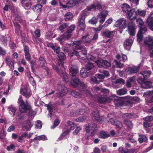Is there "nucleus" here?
I'll list each match as a JSON object with an SVG mask.
<instances>
[{
    "label": "nucleus",
    "instance_id": "f257e3e1",
    "mask_svg": "<svg viewBox=\"0 0 153 153\" xmlns=\"http://www.w3.org/2000/svg\"><path fill=\"white\" fill-rule=\"evenodd\" d=\"M102 7L101 4L99 2L92 4L88 7L85 10L83 11V13L82 15L80 16L78 20L79 22H85V16L88 15V13H85L87 10L88 11H95L96 10H102Z\"/></svg>",
    "mask_w": 153,
    "mask_h": 153
},
{
    "label": "nucleus",
    "instance_id": "f03ea898",
    "mask_svg": "<svg viewBox=\"0 0 153 153\" xmlns=\"http://www.w3.org/2000/svg\"><path fill=\"white\" fill-rule=\"evenodd\" d=\"M73 83L72 85L74 87H80V88L79 90L80 91H83L86 94L90 97H93L92 95L90 93L89 91L86 89V85L83 82L80 81L79 79L77 78L74 79L73 80Z\"/></svg>",
    "mask_w": 153,
    "mask_h": 153
},
{
    "label": "nucleus",
    "instance_id": "7ed1b4c3",
    "mask_svg": "<svg viewBox=\"0 0 153 153\" xmlns=\"http://www.w3.org/2000/svg\"><path fill=\"white\" fill-rule=\"evenodd\" d=\"M57 64L59 66H61L62 67V70H59L58 67L55 65L53 66V69L56 71L61 77L63 78L65 82H68L69 81L68 79L66 73L65 71V68L64 67L63 62L62 61H60L59 62H58Z\"/></svg>",
    "mask_w": 153,
    "mask_h": 153
},
{
    "label": "nucleus",
    "instance_id": "20e7f679",
    "mask_svg": "<svg viewBox=\"0 0 153 153\" xmlns=\"http://www.w3.org/2000/svg\"><path fill=\"white\" fill-rule=\"evenodd\" d=\"M20 111L22 113L28 112L29 115L34 117L36 115L35 112L33 111L31 108L30 105L26 102V104H20L19 106Z\"/></svg>",
    "mask_w": 153,
    "mask_h": 153
},
{
    "label": "nucleus",
    "instance_id": "39448f33",
    "mask_svg": "<svg viewBox=\"0 0 153 153\" xmlns=\"http://www.w3.org/2000/svg\"><path fill=\"white\" fill-rule=\"evenodd\" d=\"M75 28V26L74 25H72L69 27L67 32L61 36L60 37L57 38L61 44H62L65 40L69 39L71 36V33L74 31Z\"/></svg>",
    "mask_w": 153,
    "mask_h": 153
},
{
    "label": "nucleus",
    "instance_id": "423d86ee",
    "mask_svg": "<svg viewBox=\"0 0 153 153\" xmlns=\"http://www.w3.org/2000/svg\"><path fill=\"white\" fill-rule=\"evenodd\" d=\"M114 26L116 27H119L120 33H122L123 30L126 27V21L124 18H120L117 20L114 24Z\"/></svg>",
    "mask_w": 153,
    "mask_h": 153
},
{
    "label": "nucleus",
    "instance_id": "0eeeda50",
    "mask_svg": "<svg viewBox=\"0 0 153 153\" xmlns=\"http://www.w3.org/2000/svg\"><path fill=\"white\" fill-rule=\"evenodd\" d=\"M11 9L12 10L13 15L16 20L23 23L25 22V21L22 19L21 14L17 8L13 6L11 7Z\"/></svg>",
    "mask_w": 153,
    "mask_h": 153
},
{
    "label": "nucleus",
    "instance_id": "6e6552de",
    "mask_svg": "<svg viewBox=\"0 0 153 153\" xmlns=\"http://www.w3.org/2000/svg\"><path fill=\"white\" fill-rule=\"evenodd\" d=\"M111 97H110V96L108 97L106 95H103L102 94L101 95L96 94L95 96V99L98 102L101 104L109 102L110 100V99H111Z\"/></svg>",
    "mask_w": 153,
    "mask_h": 153
},
{
    "label": "nucleus",
    "instance_id": "1a4fd4ad",
    "mask_svg": "<svg viewBox=\"0 0 153 153\" xmlns=\"http://www.w3.org/2000/svg\"><path fill=\"white\" fill-rule=\"evenodd\" d=\"M57 88L59 92L56 94V97H62L67 93V88L64 85L59 84L57 85Z\"/></svg>",
    "mask_w": 153,
    "mask_h": 153
},
{
    "label": "nucleus",
    "instance_id": "9d476101",
    "mask_svg": "<svg viewBox=\"0 0 153 153\" xmlns=\"http://www.w3.org/2000/svg\"><path fill=\"white\" fill-rule=\"evenodd\" d=\"M97 64L99 67H102L105 68H107L111 66V62L101 59H98Z\"/></svg>",
    "mask_w": 153,
    "mask_h": 153
},
{
    "label": "nucleus",
    "instance_id": "9b49d317",
    "mask_svg": "<svg viewBox=\"0 0 153 153\" xmlns=\"http://www.w3.org/2000/svg\"><path fill=\"white\" fill-rule=\"evenodd\" d=\"M39 64L40 66L44 68V71L46 72L45 75H48L49 74L48 69L46 67V63L45 60L42 57H40L39 59Z\"/></svg>",
    "mask_w": 153,
    "mask_h": 153
},
{
    "label": "nucleus",
    "instance_id": "f8f14e48",
    "mask_svg": "<svg viewBox=\"0 0 153 153\" xmlns=\"http://www.w3.org/2000/svg\"><path fill=\"white\" fill-rule=\"evenodd\" d=\"M135 24L133 22H130L128 25V33L131 36L135 35Z\"/></svg>",
    "mask_w": 153,
    "mask_h": 153
},
{
    "label": "nucleus",
    "instance_id": "ddd939ff",
    "mask_svg": "<svg viewBox=\"0 0 153 153\" xmlns=\"http://www.w3.org/2000/svg\"><path fill=\"white\" fill-rule=\"evenodd\" d=\"M133 37H130L126 39L124 43V47L125 49L129 50L133 43Z\"/></svg>",
    "mask_w": 153,
    "mask_h": 153
},
{
    "label": "nucleus",
    "instance_id": "4468645a",
    "mask_svg": "<svg viewBox=\"0 0 153 153\" xmlns=\"http://www.w3.org/2000/svg\"><path fill=\"white\" fill-rule=\"evenodd\" d=\"M147 31V29L145 27H142L141 29L140 30L137 34V40L139 42H141L143 38V34L144 33Z\"/></svg>",
    "mask_w": 153,
    "mask_h": 153
},
{
    "label": "nucleus",
    "instance_id": "2eb2a0df",
    "mask_svg": "<svg viewBox=\"0 0 153 153\" xmlns=\"http://www.w3.org/2000/svg\"><path fill=\"white\" fill-rule=\"evenodd\" d=\"M127 18L131 20L135 19L137 17V12H135L134 10L131 9L126 13Z\"/></svg>",
    "mask_w": 153,
    "mask_h": 153
},
{
    "label": "nucleus",
    "instance_id": "dca6fc26",
    "mask_svg": "<svg viewBox=\"0 0 153 153\" xmlns=\"http://www.w3.org/2000/svg\"><path fill=\"white\" fill-rule=\"evenodd\" d=\"M144 43L148 47L153 46V37L150 36L146 37L144 39Z\"/></svg>",
    "mask_w": 153,
    "mask_h": 153
},
{
    "label": "nucleus",
    "instance_id": "f3484780",
    "mask_svg": "<svg viewBox=\"0 0 153 153\" xmlns=\"http://www.w3.org/2000/svg\"><path fill=\"white\" fill-rule=\"evenodd\" d=\"M139 68L140 67L138 66L134 67H129L125 70V72L127 74L135 73L138 71Z\"/></svg>",
    "mask_w": 153,
    "mask_h": 153
},
{
    "label": "nucleus",
    "instance_id": "a211bd4d",
    "mask_svg": "<svg viewBox=\"0 0 153 153\" xmlns=\"http://www.w3.org/2000/svg\"><path fill=\"white\" fill-rule=\"evenodd\" d=\"M89 112V109L87 107L84 105L83 106L82 108L81 109L76 111L73 115L74 116H76L78 114H82L84 113H88Z\"/></svg>",
    "mask_w": 153,
    "mask_h": 153
},
{
    "label": "nucleus",
    "instance_id": "6ab92c4d",
    "mask_svg": "<svg viewBox=\"0 0 153 153\" xmlns=\"http://www.w3.org/2000/svg\"><path fill=\"white\" fill-rule=\"evenodd\" d=\"M77 3L78 1L76 0H70L67 3L66 5L62 4L61 2H60V4L63 8H67L72 7Z\"/></svg>",
    "mask_w": 153,
    "mask_h": 153
},
{
    "label": "nucleus",
    "instance_id": "aec40b11",
    "mask_svg": "<svg viewBox=\"0 0 153 153\" xmlns=\"http://www.w3.org/2000/svg\"><path fill=\"white\" fill-rule=\"evenodd\" d=\"M111 97V99H110V100H112L113 101L114 104L116 106L120 107L122 106L123 102L118 97L115 96H110Z\"/></svg>",
    "mask_w": 153,
    "mask_h": 153
},
{
    "label": "nucleus",
    "instance_id": "412c9836",
    "mask_svg": "<svg viewBox=\"0 0 153 153\" xmlns=\"http://www.w3.org/2000/svg\"><path fill=\"white\" fill-rule=\"evenodd\" d=\"M147 22L150 29L153 31V12L150 13L147 19Z\"/></svg>",
    "mask_w": 153,
    "mask_h": 153
},
{
    "label": "nucleus",
    "instance_id": "4be33fe9",
    "mask_svg": "<svg viewBox=\"0 0 153 153\" xmlns=\"http://www.w3.org/2000/svg\"><path fill=\"white\" fill-rule=\"evenodd\" d=\"M147 93H145L144 94L147 95L146 97L147 104L148 105L152 106H153V95L150 94H147Z\"/></svg>",
    "mask_w": 153,
    "mask_h": 153
},
{
    "label": "nucleus",
    "instance_id": "5701e85b",
    "mask_svg": "<svg viewBox=\"0 0 153 153\" xmlns=\"http://www.w3.org/2000/svg\"><path fill=\"white\" fill-rule=\"evenodd\" d=\"M22 6L25 9H28L32 4L31 0H21Z\"/></svg>",
    "mask_w": 153,
    "mask_h": 153
},
{
    "label": "nucleus",
    "instance_id": "b1692460",
    "mask_svg": "<svg viewBox=\"0 0 153 153\" xmlns=\"http://www.w3.org/2000/svg\"><path fill=\"white\" fill-rule=\"evenodd\" d=\"M108 13V12L107 11L104 10L98 15L99 18L101 19L100 21V22L101 24H102L105 21Z\"/></svg>",
    "mask_w": 153,
    "mask_h": 153
},
{
    "label": "nucleus",
    "instance_id": "393cba45",
    "mask_svg": "<svg viewBox=\"0 0 153 153\" xmlns=\"http://www.w3.org/2000/svg\"><path fill=\"white\" fill-rule=\"evenodd\" d=\"M92 40V36L89 34L83 36L82 37V41L85 44L89 43Z\"/></svg>",
    "mask_w": 153,
    "mask_h": 153
},
{
    "label": "nucleus",
    "instance_id": "a878e982",
    "mask_svg": "<svg viewBox=\"0 0 153 153\" xmlns=\"http://www.w3.org/2000/svg\"><path fill=\"white\" fill-rule=\"evenodd\" d=\"M70 73L72 76H75L79 74V70L78 68L76 66H73L70 70Z\"/></svg>",
    "mask_w": 153,
    "mask_h": 153
},
{
    "label": "nucleus",
    "instance_id": "bb28decb",
    "mask_svg": "<svg viewBox=\"0 0 153 153\" xmlns=\"http://www.w3.org/2000/svg\"><path fill=\"white\" fill-rule=\"evenodd\" d=\"M33 125V124L32 122L28 120L24 123L23 127V128L25 130H30L31 129Z\"/></svg>",
    "mask_w": 153,
    "mask_h": 153
},
{
    "label": "nucleus",
    "instance_id": "cd10ccee",
    "mask_svg": "<svg viewBox=\"0 0 153 153\" xmlns=\"http://www.w3.org/2000/svg\"><path fill=\"white\" fill-rule=\"evenodd\" d=\"M20 93L25 96L26 97H29L31 95L30 90L29 88H25L21 90L20 91Z\"/></svg>",
    "mask_w": 153,
    "mask_h": 153
},
{
    "label": "nucleus",
    "instance_id": "c85d7f7f",
    "mask_svg": "<svg viewBox=\"0 0 153 153\" xmlns=\"http://www.w3.org/2000/svg\"><path fill=\"white\" fill-rule=\"evenodd\" d=\"M114 33V31H110L109 30H105L102 33L104 36L110 38L113 36Z\"/></svg>",
    "mask_w": 153,
    "mask_h": 153
},
{
    "label": "nucleus",
    "instance_id": "c756f323",
    "mask_svg": "<svg viewBox=\"0 0 153 153\" xmlns=\"http://www.w3.org/2000/svg\"><path fill=\"white\" fill-rule=\"evenodd\" d=\"M121 8L124 13H126L131 9L130 7L126 3L123 4Z\"/></svg>",
    "mask_w": 153,
    "mask_h": 153
},
{
    "label": "nucleus",
    "instance_id": "7c9ffc66",
    "mask_svg": "<svg viewBox=\"0 0 153 153\" xmlns=\"http://www.w3.org/2000/svg\"><path fill=\"white\" fill-rule=\"evenodd\" d=\"M89 126L90 128H91V131H92L91 132V135L93 136L97 129V126L94 123L90 124Z\"/></svg>",
    "mask_w": 153,
    "mask_h": 153
},
{
    "label": "nucleus",
    "instance_id": "2f4dec72",
    "mask_svg": "<svg viewBox=\"0 0 153 153\" xmlns=\"http://www.w3.org/2000/svg\"><path fill=\"white\" fill-rule=\"evenodd\" d=\"M126 98L128 100L127 101L128 102H130V101H131L132 102H139L140 100V98L137 97H126Z\"/></svg>",
    "mask_w": 153,
    "mask_h": 153
},
{
    "label": "nucleus",
    "instance_id": "473e14b6",
    "mask_svg": "<svg viewBox=\"0 0 153 153\" xmlns=\"http://www.w3.org/2000/svg\"><path fill=\"white\" fill-rule=\"evenodd\" d=\"M81 41H79L76 42H73V45L77 50H80L82 48V46L81 45Z\"/></svg>",
    "mask_w": 153,
    "mask_h": 153
},
{
    "label": "nucleus",
    "instance_id": "72a5a7b5",
    "mask_svg": "<svg viewBox=\"0 0 153 153\" xmlns=\"http://www.w3.org/2000/svg\"><path fill=\"white\" fill-rule=\"evenodd\" d=\"M135 81V78L133 77H130L127 81L126 86L127 88H130L131 87L132 83Z\"/></svg>",
    "mask_w": 153,
    "mask_h": 153
},
{
    "label": "nucleus",
    "instance_id": "f704fd0d",
    "mask_svg": "<svg viewBox=\"0 0 153 153\" xmlns=\"http://www.w3.org/2000/svg\"><path fill=\"white\" fill-rule=\"evenodd\" d=\"M151 74V72L149 71H146L141 72V74L143 76L144 79L148 78Z\"/></svg>",
    "mask_w": 153,
    "mask_h": 153
},
{
    "label": "nucleus",
    "instance_id": "c9c22d12",
    "mask_svg": "<svg viewBox=\"0 0 153 153\" xmlns=\"http://www.w3.org/2000/svg\"><path fill=\"white\" fill-rule=\"evenodd\" d=\"M152 82L150 81H146L143 83L141 85L143 88L147 89L151 87Z\"/></svg>",
    "mask_w": 153,
    "mask_h": 153
},
{
    "label": "nucleus",
    "instance_id": "e433bc0d",
    "mask_svg": "<svg viewBox=\"0 0 153 153\" xmlns=\"http://www.w3.org/2000/svg\"><path fill=\"white\" fill-rule=\"evenodd\" d=\"M73 17V15L71 13L68 12L65 15L64 19L66 21H68L72 19Z\"/></svg>",
    "mask_w": 153,
    "mask_h": 153
},
{
    "label": "nucleus",
    "instance_id": "4c0bfd02",
    "mask_svg": "<svg viewBox=\"0 0 153 153\" xmlns=\"http://www.w3.org/2000/svg\"><path fill=\"white\" fill-rule=\"evenodd\" d=\"M139 136L140 137L138 138V140L140 143H142L143 142H146L148 140L147 137L145 135L140 134Z\"/></svg>",
    "mask_w": 153,
    "mask_h": 153
},
{
    "label": "nucleus",
    "instance_id": "58836bf2",
    "mask_svg": "<svg viewBox=\"0 0 153 153\" xmlns=\"http://www.w3.org/2000/svg\"><path fill=\"white\" fill-rule=\"evenodd\" d=\"M92 114L96 120H99L100 115L99 114V112L97 110H96L95 111H94Z\"/></svg>",
    "mask_w": 153,
    "mask_h": 153
},
{
    "label": "nucleus",
    "instance_id": "ea45409f",
    "mask_svg": "<svg viewBox=\"0 0 153 153\" xmlns=\"http://www.w3.org/2000/svg\"><path fill=\"white\" fill-rule=\"evenodd\" d=\"M85 68H82L80 71L81 75L83 78H85L88 76V72Z\"/></svg>",
    "mask_w": 153,
    "mask_h": 153
},
{
    "label": "nucleus",
    "instance_id": "a19ab883",
    "mask_svg": "<svg viewBox=\"0 0 153 153\" xmlns=\"http://www.w3.org/2000/svg\"><path fill=\"white\" fill-rule=\"evenodd\" d=\"M47 139V137L44 135H42L38 136L37 137H35L33 139V140H45Z\"/></svg>",
    "mask_w": 153,
    "mask_h": 153
},
{
    "label": "nucleus",
    "instance_id": "79ce46f5",
    "mask_svg": "<svg viewBox=\"0 0 153 153\" xmlns=\"http://www.w3.org/2000/svg\"><path fill=\"white\" fill-rule=\"evenodd\" d=\"M117 93L118 95H121L126 94L127 93V90L125 89H121L117 91Z\"/></svg>",
    "mask_w": 153,
    "mask_h": 153
},
{
    "label": "nucleus",
    "instance_id": "37998d69",
    "mask_svg": "<svg viewBox=\"0 0 153 153\" xmlns=\"http://www.w3.org/2000/svg\"><path fill=\"white\" fill-rule=\"evenodd\" d=\"M109 134L107 132L102 131L100 132V137L102 138H105L110 136Z\"/></svg>",
    "mask_w": 153,
    "mask_h": 153
},
{
    "label": "nucleus",
    "instance_id": "c03bdc74",
    "mask_svg": "<svg viewBox=\"0 0 153 153\" xmlns=\"http://www.w3.org/2000/svg\"><path fill=\"white\" fill-rule=\"evenodd\" d=\"M71 94L73 97L77 98H80L82 96L81 94L73 91H71Z\"/></svg>",
    "mask_w": 153,
    "mask_h": 153
},
{
    "label": "nucleus",
    "instance_id": "a18cd8bd",
    "mask_svg": "<svg viewBox=\"0 0 153 153\" xmlns=\"http://www.w3.org/2000/svg\"><path fill=\"white\" fill-rule=\"evenodd\" d=\"M134 116L132 114L129 113L124 114L123 116V117L124 118V120H127V119L132 118Z\"/></svg>",
    "mask_w": 153,
    "mask_h": 153
},
{
    "label": "nucleus",
    "instance_id": "49530a36",
    "mask_svg": "<svg viewBox=\"0 0 153 153\" xmlns=\"http://www.w3.org/2000/svg\"><path fill=\"white\" fill-rule=\"evenodd\" d=\"M94 67V66L92 63L88 62L86 64L85 66V69L86 70V71H89L93 68Z\"/></svg>",
    "mask_w": 153,
    "mask_h": 153
},
{
    "label": "nucleus",
    "instance_id": "de8ad7c7",
    "mask_svg": "<svg viewBox=\"0 0 153 153\" xmlns=\"http://www.w3.org/2000/svg\"><path fill=\"white\" fill-rule=\"evenodd\" d=\"M146 11L145 10H142L140 9H138L137 11V14L140 15L142 17H144L146 15Z\"/></svg>",
    "mask_w": 153,
    "mask_h": 153
},
{
    "label": "nucleus",
    "instance_id": "09e8293b",
    "mask_svg": "<svg viewBox=\"0 0 153 153\" xmlns=\"http://www.w3.org/2000/svg\"><path fill=\"white\" fill-rule=\"evenodd\" d=\"M87 59L88 60H90L93 61L96 63L97 64V62L98 59H97V58L91 55H89L88 56Z\"/></svg>",
    "mask_w": 153,
    "mask_h": 153
},
{
    "label": "nucleus",
    "instance_id": "8fccbe9b",
    "mask_svg": "<svg viewBox=\"0 0 153 153\" xmlns=\"http://www.w3.org/2000/svg\"><path fill=\"white\" fill-rule=\"evenodd\" d=\"M46 106L47 108V109L49 111L50 114L49 115L51 117L52 115V112L53 111L52 105L51 103H49L48 104L46 105Z\"/></svg>",
    "mask_w": 153,
    "mask_h": 153
},
{
    "label": "nucleus",
    "instance_id": "3c124183",
    "mask_svg": "<svg viewBox=\"0 0 153 153\" xmlns=\"http://www.w3.org/2000/svg\"><path fill=\"white\" fill-rule=\"evenodd\" d=\"M35 11H36L38 12H39L41 11L42 6L40 4H38L34 6Z\"/></svg>",
    "mask_w": 153,
    "mask_h": 153
},
{
    "label": "nucleus",
    "instance_id": "603ef678",
    "mask_svg": "<svg viewBox=\"0 0 153 153\" xmlns=\"http://www.w3.org/2000/svg\"><path fill=\"white\" fill-rule=\"evenodd\" d=\"M124 124L130 128L133 127V124L131 122L128 120H124Z\"/></svg>",
    "mask_w": 153,
    "mask_h": 153
},
{
    "label": "nucleus",
    "instance_id": "864d4df0",
    "mask_svg": "<svg viewBox=\"0 0 153 153\" xmlns=\"http://www.w3.org/2000/svg\"><path fill=\"white\" fill-rule=\"evenodd\" d=\"M78 28L80 30H83L85 28V22H79Z\"/></svg>",
    "mask_w": 153,
    "mask_h": 153
},
{
    "label": "nucleus",
    "instance_id": "5fc2aeb1",
    "mask_svg": "<svg viewBox=\"0 0 153 153\" xmlns=\"http://www.w3.org/2000/svg\"><path fill=\"white\" fill-rule=\"evenodd\" d=\"M68 55L70 57H71L74 55L80 57V55L79 53L76 51L75 50H74L72 53L69 54Z\"/></svg>",
    "mask_w": 153,
    "mask_h": 153
},
{
    "label": "nucleus",
    "instance_id": "6e6d98bb",
    "mask_svg": "<svg viewBox=\"0 0 153 153\" xmlns=\"http://www.w3.org/2000/svg\"><path fill=\"white\" fill-rule=\"evenodd\" d=\"M58 56L59 58L60 61L64 60L66 58V56L63 52L60 53L58 55Z\"/></svg>",
    "mask_w": 153,
    "mask_h": 153
},
{
    "label": "nucleus",
    "instance_id": "4d7b16f0",
    "mask_svg": "<svg viewBox=\"0 0 153 153\" xmlns=\"http://www.w3.org/2000/svg\"><path fill=\"white\" fill-rule=\"evenodd\" d=\"M33 41L35 43L39 44V45L41 44L42 39L39 37H34L33 38Z\"/></svg>",
    "mask_w": 153,
    "mask_h": 153
},
{
    "label": "nucleus",
    "instance_id": "13d9d810",
    "mask_svg": "<svg viewBox=\"0 0 153 153\" xmlns=\"http://www.w3.org/2000/svg\"><path fill=\"white\" fill-rule=\"evenodd\" d=\"M68 25L67 23H64L59 27V29L61 32H63V30L66 28L68 26Z\"/></svg>",
    "mask_w": 153,
    "mask_h": 153
},
{
    "label": "nucleus",
    "instance_id": "bf43d9fd",
    "mask_svg": "<svg viewBox=\"0 0 153 153\" xmlns=\"http://www.w3.org/2000/svg\"><path fill=\"white\" fill-rule=\"evenodd\" d=\"M70 132L69 130H67L64 132L60 136L59 138V140H61L63 139L64 137L68 134Z\"/></svg>",
    "mask_w": 153,
    "mask_h": 153
},
{
    "label": "nucleus",
    "instance_id": "052dcab7",
    "mask_svg": "<svg viewBox=\"0 0 153 153\" xmlns=\"http://www.w3.org/2000/svg\"><path fill=\"white\" fill-rule=\"evenodd\" d=\"M67 123L69 124L71 130H74L75 127L76 126L75 124H74L72 122L70 121H68Z\"/></svg>",
    "mask_w": 153,
    "mask_h": 153
},
{
    "label": "nucleus",
    "instance_id": "680f3d73",
    "mask_svg": "<svg viewBox=\"0 0 153 153\" xmlns=\"http://www.w3.org/2000/svg\"><path fill=\"white\" fill-rule=\"evenodd\" d=\"M86 118V117L85 116H83L79 117L77 119H76L75 120L77 122H82L84 121Z\"/></svg>",
    "mask_w": 153,
    "mask_h": 153
},
{
    "label": "nucleus",
    "instance_id": "e2e57ef3",
    "mask_svg": "<svg viewBox=\"0 0 153 153\" xmlns=\"http://www.w3.org/2000/svg\"><path fill=\"white\" fill-rule=\"evenodd\" d=\"M91 81L94 83H99L100 81L97 80V78L95 76H92L91 77Z\"/></svg>",
    "mask_w": 153,
    "mask_h": 153
},
{
    "label": "nucleus",
    "instance_id": "0e129e2a",
    "mask_svg": "<svg viewBox=\"0 0 153 153\" xmlns=\"http://www.w3.org/2000/svg\"><path fill=\"white\" fill-rule=\"evenodd\" d=\"M100 73L102 74L105 77H108L109 76L110 74L108 71H107L103 70L102 71H100Z\"/></svg>",
    "mask_w": 153,
    "mask_h": 153
},
{
    "label": "nucleus",
    "instance_id": "69168bd1",
    "mask_svg": "<svg viewBox=\"0 0 153 153\" xmlns=\"http://www.w3.org/2000/svg\"><path fill=\"white\" fill-rule=\"evenodd\" d=\"M59 123V121L58 119H56L54 121V126L51 127V128L53 129L57 126Z\"/></svg>",
    "mask_w": 153,
    "mask_h": 153
},
{
    "label": "nucleus",
    "instance_id": "338daca9",
    "mask_svg": "<svg viewBox=\"0 0 153 153\" xmlns=\"http://www.w3.org/2000/svg\"><path fill=\"white\" fill-rule=\"evenodd\" d=\"M27 136V133L25 132L22 134L21 136L19 137L18 139V141L19 142H22V140L23 139V138L24 137H26Z\"/></svg>",
    "mask_w": 153,
    "mask_h": 153
},
{
    "label": "nucleus",
    "instance_id": "774afa93",
    "mask_svg": "<svg viewBox=\"0 0 153 153\" xmlns=\"http://www.w3.org/2000/svg\"><path fill=\"white\" fill-rule=\"evenodd\" d=\"M143 119L145 121L147 122H151L153 120V117L151 116H147V117L144 118Z\"/></svg>",
    "mask_w": 153,
    "mask_h": 153
}]
</instances>
